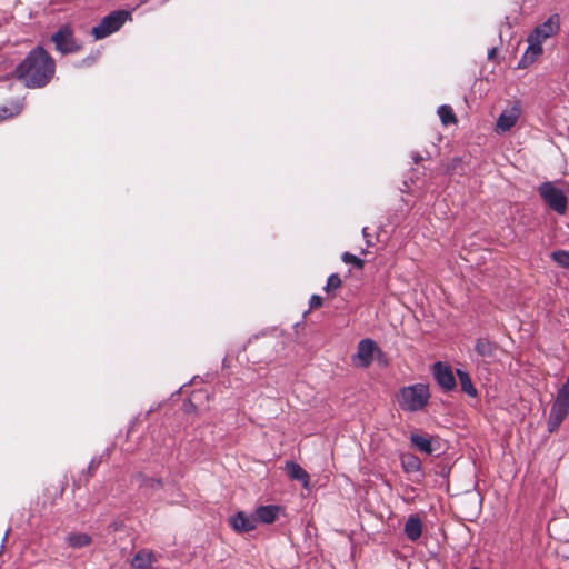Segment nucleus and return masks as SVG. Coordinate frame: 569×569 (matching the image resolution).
I'll use <instances>...</instances> for the list:
<instances>
[{
	"instance_id": "obj_1",
	"label": "nucleus",
	"mask_w": 569,
	"mask_h": 569,
	"mask_svg": "<svg viewBox=\"0 0 569 569\" xmlns=\"http://www.w3.org/2000/svg\"><path fill=\"white\" fill-rule=\"evenodd\" d=\"M54 74L56 60L41 46L34 47L14 69L16 78L30 89L46 87Z\"/></svg>"
},
{
	"instance_id": "obj_2",
	"label": "nucleus",
	"mask_w": 569,
	"mask_h": 569,
	"mask_svg": "<svg viewBox=\"0 0 569 569\" xmlns=\"http://www.w3.org/2000/svg\"><path fill=\"white\" fill-rule=\"evenodd\" d=\"M560 30L559 14H551L543 23L536 27L528 37V49L519 61V68H526L542 53V43Z\"/></svg>"
},
{
	"instance_id": "obj_3",
	"label": "nucleus",
	"mask_w": 569,
	"mask_h": 569,
	"mask_svg": "<svg viewBox=\"0 0 569 569\" xmlns=\"http://www.w3.org/2000/svg\"><path fill=\"white\" fill-rule=\"evenodd\" d=\"M430 391L428 385L415 383L400 389L398 403L405 411L417 412L428 405Z\"/></svg>"
},
{
	"instance_id": "obj_4",
	"label": "nucleus",
	"mask_w": 569,
	"mask_h": 569,
	"mask_svg": "<svg viewBox=\"0 0 569 569\" xmlns=\"http://www.w3.org/2000/svg\"><path fill=\"white\" fill-rule=\"evenodd\" d=\"M569 415V375L566 382L557 392L556 400L551 407L548 418V431L556 432Z\"/></svg>"
},
{
	"instance_id": "obj_5",
	"label": "nucleus",
	"mask_w": 569,
	"mask_h": 569,
	"mask_svg": "<svg viewBox=\"0 0 569 569\" xmlns=\"http://www.w3.org/2000/svg\"><path fill=\"white\" fill-rule=\"evenodd\" d=\"M131 20V12L128 10H116L103 17L100 22L92 28L91 34L97 39H103L118 31L124 22Z\"/></svg>"
},
{
	"instance_id": "obj_6",
	"label": "nucleus",
	"mask_w": 569,
	"mask_h": 569,
	"mask_svg": "<svg viewBox=\"0 0 569 569\" xmlns=\"http://www.w3.org/2000/svg\"><path fill=\"white\" fill-rule=\"evenodd\" d=\"M539 194L546 204L559 214H565L568 208V199L563 191L552 182L547 181L539 186Z\"/></svg>"
},
{
	"instance_id": "obj_7",
	"label": "nucleus",
	"mask_w": 569,
	"mask_h": 569,
	"mask_svg": "<svg viewBox=\"0 0 569 569\" xmlns=\"http://www.w3.org/2000/svg\"><path fill=\"white\" fill-rule=\"evenodd\" d=\"M54 48L62 54L76 53L81 50L82 44L77 41L73 30L70 26H61L57 32L51 36Z\"/></svg>"
},
{
	"instance_id": "obj_8",
	"label": "nucleus",
	"mask_w": 569,
	"mask_h": 569,
	"mask_svg": "<svg viewBox=\"0 0 569 569\" xmlns=\"http://www.w3.org/2000/svg\"><path fill=\"white\" fill-rule=\"evenodd\" d=\"M378 350L377 343L366 338L359 341L357 352L352 357L356 367L368 368L373 361V355Z\"/></svg>"
},
{
	"instance_id": "obj_9",
	"label": "nucleus",
	"mask_w": 569,
	"mask_h": 569,
	"mask_svg": "<svg viewBox=\"0 0 569 569\" xmlns=\"http://www.w3.org/2000/svg\"><path fill=\"white\" fill-rule=\"evenodd\" d=\"M432 373L443 391H451L456 388V379L449 365L441 361L436 362L432 367Z\"/></svg>"
},
{
	"instance_id": "obj_10",
	"label": "nucleus",
	"mask_w": 569,
	"mask_h": 569,
	"mask_svg": "<svg viewBox=\"0 0 569 569\" xmlns=\"http://www.w3.org/2000/svg\"><path fill=\"white\" fill-rule=\"evenodd\" d=\"M521 114V109L518 103H515L510 108L503 110L499 116L496 124V131L498 133H503L509 131L517 121L519 120Z\"/></svg>"
},
{
	"instance_id": "obj_11",
	"label": "nucleus",
	"mask_w": 569,
	"mask_h": 569,
	"mask_svg": "<svg viewBox=\"0 0 569 569\" xmlns=\"http://www.w3.org/2000/svg\"><path fill=\"white\" fill-rule=\"evenodd\" d=\"M229 523L236 532L243 533L256 529L257 519L254 515L249 516L243 511H238L229 519Z\"/></svg>"
},
{
	"instance_id": "obj_12",
	"label": "nucleus",
	"mask_w": 569,
	"mask_h": 569,
	"mask_svg": "<svg viewBox=\"0 0 569 569\" xmlns=\"http://www.w3.org/2000/svg\"><path fill=\"white\" fill-rule=\"evenodd\" d=\"M499 345L488 337H481L476 340L475 350L483 359H495Z\"/></svg>"
},
{
	"instance_id": "obj_13",
	"label": "nucleus",
	"mask_w": 569,
	"mask_h": 569,
	"mask_svg": "<svg viewBox=\"0 0 569 569\" xmlns=\"http://www.w3.org/2000/svg\"><path fill=\"white\" fill-rule=\"evenodd\" d=\"M284 470L291 480L301 482L306 489L309 488L310 476L300 465L295 461H287Z\"/></svg>"
},
{
	"instance_id": "obj_14",
	"label": "nucleus",
	"mask_w": 569,
	"mask_h": 569,
	"mask_svg": "<svg viewBox=\"0 0 569 569\" xmlns=\"http://www.w3.org/2000/svg\"><path fill=\"white\" fill-rule=\"evenodd\" d=\"M280 510L281 509L278 506H260L259 508H257L254 517L257 519V522L259 521L268 525L273 523L278 519Z\"/></svg>"
},
{
	"instance_id": "obj_15",
	"label": "nucleus",
	"mask_w": 569,
	"mask_h": 569,
	"mask_svg": "<svg viewBox=\"0 0 569 569\" xmlns=\"http://www.w3.org/2000/svg\"><path fill=\"white\" fill-rule=\"evenodd\" d=\"M405 535L410 541H417L422 535V521L417 515H411L405 523Z\"/></svg>"
},
{
	"instance_id": "obj_16",
	"label": "nucleus",
	"mask_w": 569,
	"mask_h": 569,
	"mask_svg": "<svg viewBox=\"0 0 569 569\" xmlns=\"http://www.w3.org/2000/svg\"><path fill=\"white\" fill-rule=\"evenodd\" d=\"M411 443L421 452L431 455L435 451L431 439L419 433H412L410 437Z\"/></svg>"
},
{
	"instance_id": "obj_17",
	"label": "nucleus",
	"mask_w": 569,
	"mask_h": 569,
	"mask_svg": "<svg viewBox=\"0 0 569 569\" xmlns=\"http://www.w3.org/2000/svg\"><path fill=\"white\" fill-rule=\"evenodd\" d=\"M457 377L459 379L461 391L467 393L470 397H476L478 395L476 387L472 383V380L468 372L457 369Z\"/></svg>"
},
{
	"instance_id": "obj_18",
	"label": "nucleus",
	"mask_w": 569,
	"mask_h": 569,
	"mask_svg": "<svg viewBox=\"0 0 569 569\" xmlns=\"http://www.w3.org/2000/svg\"><path fill=\"white\" fill-rule=\"evenodd\" d=\"M401 466L407 473L418 472L421 469L420 459L412 453L401 456Z\"/></svg>"
},
{
	"instance_id": "obj_19",
	"label": "nucleus",
	"mask_w": 569,
	"mask_h": 569,
	"mask_svg": "<svg viewBox=\"0 0 569 569\" xmlns=\"http://www.w3.org/2000/svg\"><path fill=\"white\" fill-rule=\"evenodd\" d=\"M23 109V103L19 100L12 101L9 106L0 108V121L18 116Z\"/></svg>"
},
{
	"instance_id": "obj_20",
	"label": "nucleus",
	"mask_w": 569,
	"mask_h": 569,
	"mask_svg": "<svg viewBox=\"0 0 569 569\" xmlns=\"http://www.w3.org/2000/svg\"><path fill=\"white\" fill-rule=\"evenodd\" d=\"M446 173L450 176H465L467 173V166L461 158L456 157L446 164Z\"/></svg>"
},
{
	"instance_id": "obj_21",
	"label": "nucleus",
	"mask_w": 569,
	"mask_h": 569,
	"mask_svg": "<svg viewBox=\"0 0 569 569\" xmlns=\"http://www.w3.org/2000/svg\"><path fill=\"white\" fill-rule=\"evenodd\" d=\"M67 541L72 548L87 547L92 542V538L88 533H71L68 536Z\"/></svg>"
},
{
	"instance_id": "obj_22",
	"label": "nucleus",
	"mask_w": 569,
	"mask_h": 569,
	"mask_svg": "<svg viewBox=\"0 0 569 569\" xmlns=\"http://www.w3.org/2000/svg\"><path fill=\"white\" fill-rule=\"evenodd\" d=\"M438 116L443 126L457 123V117L450 106L442 104L438 108Z\"/></svg>"
},
{
	"instance_id": "obj_23",
	"label": "nucleus",
	"mask_w": 569,
	"mask_h": 569,
	"mask_svg": "<svg viewBox=\"0 0 569 569\" xmlns=\"http://www.w3.org/2000/svg\"><path fill=\"white\" fill-rule=\"evenodd\" d=\"M551 259L562 268H569V251L557 250L551 253Z\"/></svg>"
},
{
	"instance_id": "obj_24",
	"label": "nucleus",
	"mask_w": 569,
	"mask_h": 569,
	"mask_svg": "<svg viewBox=\"0 0 569 569\" xmlns=\"http://www.w3.org/2000/svg\"><path fill=\"white\" fill-rule=\"evenodd\" d=\"M342 284L341 278L338 273H332L328 277L327 283L325 286L326 292H331L339 289Z\"/></svg>"
},
{
	"instance_id": "obj_25",
	"label": "nucleus",
	"mask_w": 569,
	"mask_h": 569,
	"mask_svg": "<svg viewBox=\"0 0 569 569\" xmlns=\"http://www.w3.org/2000/svg\"><path fill=\"white\" fill-rule=\"evenodd\" d=\"M341 260L345 263H350V264L355 266L357 269H362L365 266V261L362 259L358 258L357 256H355L350 252L342 253Z\"/></svg>"
},
{
	"instance_id": "obj_26",
	"label": "nucleus",
	"mask_w": 569,
	"mask_h": 569,
	"mask_svg": "<svg viewBox=\"0 0 569 569\" xmlns=\"http://www.w3.org/2000/svg\"><path fill=\"white\" fill-rule=\"evenodd\" d=\"M323 305V300L320 296L318 295H312L310 300H309V306L311 309H318L320 307H322Z\"/></svg>"
},
{
	"instance_id": "obj_27",
	"label": "nucleus",
	"mask_w": 569,
	"mask_h": 569,
	"mask_svg": "<svg viewBox=\"0 0 569 569\" xmlns=\"http://www.w3.org/2000/svg\"><path fill=\"white\" fill-rule=\"evenodd\" d=\"M101 463V458H93L88 466V475L92 476Z\"/></svg>"
},
{
	"instance_id": "obj_28",
	"label": "nucleus",
	"mask_w": 569,
	"mask_h": 569,
	"mask_svg": "<svg viewBox=\"0 0 569 569\" xmlns=\"http://www.w3.org/2000/svg\"><path fill=\"white\" fill-rule=\"evenodd\" d=\"M131 566L134 569H142V552L141 551L136 553V556L131 560Z\"/></svg>"
},
{
	"instance_id": "obj_29",
	"label": "nucleus",
	"mask_w": 569,
	"mask_h": 569,
	"mask_svg": "<svg viewBox=\"0 0 569 569\" xmlns=\"http://www.w3.org/2000/svg\"><path fill=\"white\" fill-rule=\"evenodd\" d=\"M153 562V556L152 553H148L146 555L144 553V566L148 563V565H151Z\"/></svg>"
},
{
	"instance_id": "obj_30",
	"label": "nucleus",
	"mask_w": 569,
	"mask_h": 569,
	"mask_svg": "<svg viewBox=\"0 0 569 569\" xmlns=\"http://www.w3.org/2000/svg\"><path fill=\"white\" fill-rule=\"evenodd\" d=\"M415 163H419L421 160H422V157L418 153H416L413 157H412Z\"/></svg>"
},
{
	"instance_id": "obj_31",
	"label": "nucleus",
	"mask_w": 569,
	"mask_h": 569,
	"mask_svg": "<svg viewBox=\"0 0 569 569\" xmlns=\"http://www.w3.org/2000/svg\"><path fill=\"white\" fill-rule=\"evenodd\" d=\"M552 526L553 528H556L558 526V521H553L552 523L549 525V527Z\"/></svg>"
},
{
	"instance_id": "obj_32",
	"label": "nucleus",
	"mask_w": 569,
	"mask_h": 569,
	"mask_svg": "<svg viewBox=\"0 0 569 569\" xmlns=\"http://www.w3.org/2000/svg\"><path fill=\"white\" fill-rule=\"evenodd\" d=\"M63 491H64V488L61 487L59 495L62 496Z\"/></svg>"
},
{
	"instance_id": "obj_33",
	"label": "nucleus",
	"mask_w": 569,
	"mask_h": 569,
	"mask_svg": "<svg viewBox=\"0 0 569 569\" xmlns=\"http://www.w3.org/2000/svg\"><path fill=\"white\" fill-rule=\"evenodd\" d=\"M362 232H363V236L367 237V228H363Z\"/></svg>"
}]
</instances>
